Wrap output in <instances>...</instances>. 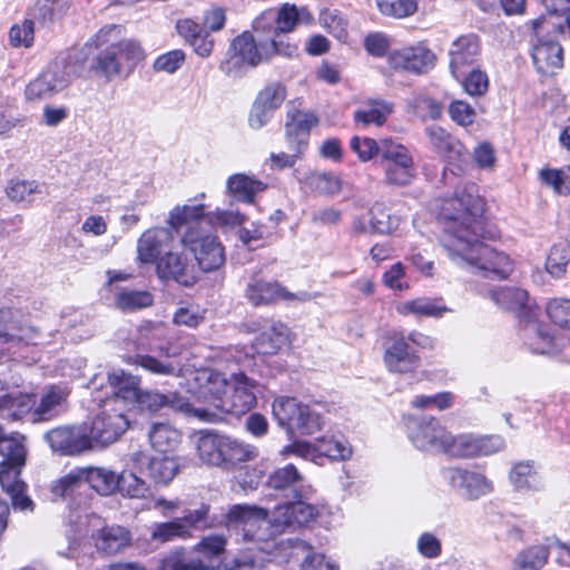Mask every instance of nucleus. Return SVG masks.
<instances>
[{
  "instance_id": "1",
  "label": "nucleus",
  "mask_w": 570,
  "mask_h": 570,
  "mask_svg": "<svg viewBox=\"0 0 570 570\" xmlns=\"http://www.w3.org/2000/svg\"><path fill=\"white\" fill-rule=\"evenodd\" d=\"M435 207L444 224L443 247L453 263L502 279L513 273V259L485 244L499 235L485 227L484 202L474 185L458 188Z\"/></svg>"
},
{
  "instance_id": "2",
  "label": "nucleus",
  "mask_w": 570,
  "mask_h": 570,
  "mask_svg": "<svg viewBox=\"0 0 570 570\" xmlns=\"http://www.w3.org/2000/svg\"><path fill=\"white\" fill-rule=\"evenodd\" d=\"M127 362L158 375H186L178 363L174 361L158 360L151 355L137 354L129 356ZM187 391L197 399L213 403L222 410L227 396L229 380L224 374L212 368H198L187 371Z\"/></svg>"
},
{
  "instance_id": "3",
  "label": "nucleus",
  "mask_w": 570,
  "mask_h": 570,
  "mask_svg": "<svg viewBox=\"0 0 570 570\" xmlns=\"http://www.w3.org/2000/svg\"><path fill=\"white\" fill-rule=\"evenodd\" d=\"M92 45L99 50L94 68L107 79L129 75L145 58L141 45L137 40L121 38V29L117 26L101 28L92 38Z\"/></svg>"
},
{
  "instance_id": "4",
  "label": "nucleus",
  "mask_w": 570,
  "mask_h": 570,
  "mask_svg": "<svg viewBox=\"0 0 570 570\" xmlns=\"http://www.w3.org/2000/svg\"><path fill=\"white\" fill-rule=\"evenodd\" d=\"M0 485L11 498L12 507L20 511H33L35 503L26 494L27 484L20 479L26 465L27 449L24 438L18 433L7 435L0 430Z\"/></svg>"
},
{
  "instance_id": "5",
  "label": "nucleus",
  "mask_w": 570,
  "mask_h": 570,
  "mask_svg": "<svg viewBox=\"0 0 570 570\" xmlns=\"http://www.w3.org/2000/svg\"><path fill=\"white\" fill-rule=\"evenodd\" d=\"M257 37L256 39L254 33L245 31L233 40L230 60L234 65L256 67L276 55L285 57L297 55L296 45L285 40L271 39L266 35H257Z\"/></svg>"
},
{
  "instance_id": "6",
  "label": "nucleus",
  "mask_w": 570,
  "mask_h": 570,
  "mask_svg": "<svg viewBox=\"0 0 570 570\" xmlns=\"http://www.w3.org/2000/svg\"><path fill=\"white\" fill-rule=\"evenodd\" d=\"M313 21L314 17L307 7L286 2L263 11L254 19L252 28L256 35H266L271 39L281 40L282 35L295 31L301 24L309 26Z\"/></svg>"
},
{
  "instance_id": "7",
  "label": "nucleus",
  "mask_w": 570,
  "mask_h": 570,
  "mask_svg": "<svg viewBox=\"0 0 570 570\" xmlns=\"http://www.w3.org/2000/svg\"><path fill=\"white\" fill-rule=\"evenodd\" d=\"M128 428L129 421L124 409L117 406V400H106L102 409L95 415L88 433L91 448L112 444Z\"/></svg>"
},
{
  "instance_id": "8",
  "label": "nucleus",
  "mask_w": 570,
  "mask_h": 570,
  "mask_svg": "<svg viewBox=\"0 0 570 570\" xmlns=\"http://www.w3.org/2000/svg\"><path fill=\"white\" fill-rule=\"evenodd\" d=\"M381 165L384 170V183L391 186H406L415 177L414 160L404 145L392 138H383Z\"/></svg>"
},
{
  "instance_id": "9",
  "label": "nucleus",
  "mask_w": 570,
  "mask_h": 570,
  "mask_svg": "<svg viewBox=\"0 0 570 570\" xmlns=\"http://www.w3.org/2000/svg\"><path fill=\"white\" fill-rule=\"evenodd\" d=\"M181 244L195 256L204 272H213L225 264V249L216 235L205 233L198 225H191L181 237Z\"/></svg>"
},
{
  "instance_id": "10",
  "label": "nucleus",
  "mask_w": 570,
  "mask_h": 570,
  "mask_svg": "<svg viewBox=\"0 0 570 570\" xmlns=\"http://www.w3.org/2000/svg\"><path fill=\"white\" fill-rule=\"evenodd\" d=\"M406 428L409 439L417 450L445 454L451 432L436 417H412Z\"/></svg>"
},
{
  "instance_id": "11",
  "label": "nucleus",
  "mask_w": 570,
  "mask_h": 570,
  "mask_svg": "<svg viewBox=\"0 0 570 570\" xmlns=\"http://www.w3.org/2000/svg\"><path fill=\"white\" fill-rule=\"evenodd\" d=\"M134 403H136L140 410L151 413L158 412L164 406H170L175 410L193 414L202 421L209 423L218 422L222 419L218 413L203 409H194L185 399L176 394L165 395L159 392L140 390Z\"/></svg>"
},
{
  "instance_id": "12",
  "label": "nucleus",
  "mask_w": 570,
  "mask_h": 570,
  "mask_svg": "<svg viewBox=\"0 0 570 570\" xmlns=\"http://www.w3.org/2000/svg\"><path fill=\"white\" fill-rule=\"evenodd\" d=\"M258 384L243 371L230 375L229 387L222 411L236 415L250 411L257 401Z\"/></svg>"
},
{
  "instance_id": "13",
  "label": "nucleus",
  "mask_w": 570,
  "mask_h": 570,
  "mask_svg": "<svg viewBox=\"0 0 570 570\" xmlns=\"http://www.w3.org/2000/svg\"><path fill=\"white\" fill-rule=\"evenodd\" d=\"M287 96L286 88L281 82L266 85L256 96L249 115L248 125L252 129L259 130L273 118L275 111L281 108Z\"/></svg>"
},
{
  "instance_id": "14",
  "label": "nucleus",
  "mask_w": 570,
  "mask_h": 570,
  "mask_svg": "<svg viewBox=\"0 0 570 570\" xmlns=\"http://www.w3.org/2000/svg\"><path fill=\"white\" fill-rule=\"evenodd\" d=\"M435 55L425 46L403 47L389 52L387 65L395 71L422 75L433 68Z\"/></svg>"
},
{
  "instance_id": "15",
  "label": "nucleus",
  "mask_w": 570,
  "mask_h": 570,
  "mask_svg": "<svg viewBox=\"0 0 570 570\" xmlns=\"http://www.w3.org/2000/svg\"><path fill=\"white\" fill-rule=\"evenodd\" d=\"M70 390L66 386L50 385L43 389L39 400L32 401L31 395L29 409H23V413L31 411L35 422L49 421L66 411Z\"/></svg>"
},
{
  "instance_id": "16",
  "label": "nucleus",
  "mask_w": 570,
  "mask_h": 570,
  "mask_svg": "<svg viewBox=\"0 0 570 570\" xmlns=\"http://www.w3.org/2000/svg\"><path fill=\"white\" fill-rule=\"evenodd\" d=\"M444 480L462 495L475 500L493 490L492 482L482 473L459 468L442 471Z\"/></svg>"
},
{
  "instance_id": "17",
  "label": "nucleus",
  "mask_w": 570,
  "mask_h": 570,
  "mask_svg": "<svg viewBox=\"0 0 570 570\" xmlns=\"http://www.w3.org/2000/svg\"><path fill=\"white\" fill-rule=\"evenodd\" d=\"M70 83L69 75L58 66L50 67L32 79L24 89L27 101H39L53 97Z\"/></svg>"
},
{
  "instance_id": "18",
  "label": "nucleus",
  "mask_w": 570,
  "mask_h": 570,
  "mask_svg": "<svg viewBox=\"0 0 570 570\" xmlns=\"http://www.w3.org/2000/svg\"><path fill=\"white\" fill-rule=\"evenodd\" d=\"M159 278L171 279L183 286H193L198 281L195 265L184 253L168 252L161 256L156 265Z\"/></svg>"
},
{
  "instance_id": "19",
  "label": "nucleus",
  "mask_w": 570,
  "mask_h": 570,
  "mask_svg": "<svg viewBox=\"0 0 570 570\" xmlns=\"http://www.w3.org/2000/svg\"><path fill=\"white\" fill-rule=\"evenodd\" d=\"M50 448L63 455H76L92 449L88 433L80 426H59L45 435Z\"/></svg>"
},
{
  "instance_id": "20",
  "label": "nucleus",
  "mask_w": 570,
  "mask_h": 570,
  "mask_svg": "<svg viewBox=\"0 0 570 570\" xmlns=\"http://www.w3.org/2000/svg\"><path fill=\"white\" fill-rule=\"evenodd\" d=\"M246 298L255 306L272 305L279 301L305 299L288 292L281 283L253 276L245 291Z\"/></svg>"
},
{
  "instance_id": "21",
  "label": "nucleus",
  "mask_w": 570,
  "mask_h": 570,
  "mask_svg": "<svg viewBox=\"0 0 570 570\" xmlns=\"http://www.w3.org/2000/svg\"><path fill=\"white\" fill-rule=\"evenodd\" d=\"M227 540L220 534L203 538L193 549L189 558L190 570H218Z\"/></svg>"
},
{
  "instance_id": "22",
  "label": "nucleus",
  "mask_w": 570,
  "mask_h": 570,
  "mask_svg": "<svg viewBox=\"0 0 570 570\" xmlns=\"http://www.w3.org/2000/svg\"><path fill=\"white\" fill-rule=\"evenodd\" d=\"M480 52L481 43L476 35L469 33L456 38L449 50L452 75L461 80V77L466 72V68L478 60Z\"/></svg>"
},
{
  "instance_id": "23",
  "label": "nucleus",
  "mask_w": 570,
  "mask_h": 570,
  "mask_svg": "<svg viewBox=\"0 0 570 570\" xmlns=\"http://www.w3.org/2000/svg\"><path fill=\"white\" fill-rule=\"evenodd\" d=\"M318 122L317 117L308 111L288 112L285 122V136L291 150L304 153L307 148L311 129Z\"/></svg>"
},
{
  "instance_id": "24",
  "label": "nucleus",
  "mask_w": 570,
  "mask_h": 570,
  "mask_svg": "<svg viewBox=\"0 0 570 570\" xmlns=\"http://www.w3.org/2000/svg\"><path fill=\"white\" fill-rule=\"evenodd\" d=\"M490 296L498 306L513 312L519 318L534 316L537 306L522 288L502 286L491 291Z\"/></svg>"
},
{
  "instance_id": "25",
  "label": "nucleus",
  "mask_w": 570,
  "mask_h": 570,
  "mask_svg": "<svg viewBox=\"0 0 570 570\" xmlns=\"http://www.w3.org/2000/svg\"><path fill=\"white\" fill-rule=\"evenodd\" d=\"M318 515V509L305 501H296L277 505L271 522L277 528L304 525L314 521Z\"/></svg>"
},
{
  "instance_id": "26",
  "label": "nucleus",
  "mask_w": 570,
  "mask_h": 570,
  "mask_svg": "<svg viewBox=\"0 0 570 570\" xmlns=\"http://www.w3.org/2000/svg\"><path fill=\"white\" fill-rule=\"evenodd\" d=\"M523 337L533 353L553 356L559 351L561 336H557L547 325L528 322L523 328Z\"/></svg>"
},
{
  "instance_id": "27",
  "label": "nucleus",
  "mask_w": 570,
  "mask_h": 570,
  "mask_svg": "<svg viewBox=\"0 0 570 570\" xmlns=\"http://www.w3.org/2000/svg\"><path fill=\"white\" fill-rule=\"evenodd\" d=\"M193 440L197 456L203 463L223 466L224 434L212 430H200L194 433Z\"/></svg>"
},
{
  "instance_id": "28",
  "label": "nucleus",
  "mask_w": 570,
  "mask_h": 570,
  "mask_svg": "<svg viewBox=\"0 0 570 570\" xmlns=\"http://www.w3.org/2000/svg\"><path fill=\"white\" fill-rule=\"evenodd\" d=\"M174 238L173 233L163 227L150 228L141 234L137 242V258L142 264L156 262L161 249Z\"/></svg>"
},
{
  "instance_id": "29",
  "label": "nucleus",
  "mask_w": 570,
  "mask_h": 570,
  "mask_svg": "<svg viewBox=\"0 0 570 570\" xmlns=\"http://www.w3.org/2000/svg\"><path fill=\"white\" fill-rule=\"evenodd\" d=\"M556 543H560V541L547 539L543 543L522 549L513 559L512 570H541L546 566L550 552L558 554Z\"/></svg>"
},
{
  "instance_id": "30",
  "label": "nucleus",
  "mask_w": 570,
  "mask_h": 570,
  "mask_svg": "<svg viewBox=\"0 0 570 570\" xmlns=\"http://www.w3.org/2000/svg\"><path fill=\"white\" fill-rule=\"evenodd\" d=\"M96 548L106 554H116L131 543L130 531L121 525L111 524L97 529L91 534Z\"/></svg>"
},
{
  "instance_id": "31",
  "label": "nucleus",
  "mask_w": 570,
  "mask_h": 570,
  "mask_svg": "<svg viewBox=\"0 0 570 570\" xmlns=\"http://www.w3.org/2000/svg\"><path fill=\"white\" fill-rule=\"evenodd\" d=\"M305 404L295 397L279 396L272 404L273 416L277 424L283 428L289 438L298 431L299 420L302 417Z\"/></svg>"
},
{
  "instance_id": "32",
  "label": "nucleus",
  "mask_w": 570,
  "mask_h": 570,
  "mask_svg": "<svg viewBox=\"0 0 570 570\" xmlns=\"http://www.w3.org/2000/svg\"><path fill=\"white\" fill-rule=\"evenodd\" d=\"M227 522L229 524L236 523L243 525L244 540H259L261 537L255 533H250L252 529L261 524L266 523L267 512L264 509L247 505V504H235L229 508L226 514Z\"/></svg>"
},
{
  "instance_id": "33",
  "label": "nucleus",
  "mask_w": 570,
  "mask_h": 570,
  "mask_svg": "<svg viewBox=\"0 0 570 570\" xmlns=\"http://www.w3.org/2000/svg\"><path fill=\"white\" fill-rule=\"evenodd\" d=\"M384 363L390 372L410 373L420 365L419 356L410 350L404 337L395 340L385 351Z\"/></svg>"
},
{
  "instance_id": "34",
  "label": "nucleus",
  "mask_w": 570,
  "mask_h": 570,
  "mask_svg": "<svg viewBox=\"0 0 570 570\" xmlns=\"http://www.w3.org/2000/svg\"><path fill=\"white\" fill-rule=\"evenodd\" d=\"M36 330L22 325L18 312L10 308L0 309V341L1 342H26L35 344Z\"/></svg>"
},
{
  "instance_id": "35",
  "label": "nucleus",
  "mask_w": 570,
  "mask_h": 570,
  "mask_svg": "<svg viewBox=\"0 0 570 570\" xmlns=\"http://www.w3.org/2000/svg\"><path fill=\"white\" fill-rule=\"evenodd\" d=\"M509 480L513 488L521 492L543 490L544 481L534 461H521L512 465Z\"/></svg>"
},
{
  "instance_id": "36",
  "label": "nucleus",
  "mask_w": 570,
  "mask_h": 570,
  "mask_svg": "<svg viewBox=\"0 0 570 570\" xmlns=\"http://www.w3.org/2000/svg\"><path fill=\"white\" fill-rule=\"evenodd\" d=\"M288 343V327L281 322H272L255 338L253 346L259 354L273 355Z\"/></svg>"
},
{
  "instance_id": "37",
  "label": "nucleus",
  "mask_w": 570,
  "mask_h": 570,
  "mask_svg": "<svg viewBox=\"0 0 570 570\" xmlns=\"http://www.w3.org/2000/svg\"><path fill=\"white\" fill-rule=\"evenodd\" d=\"M227 193L239 202L253 204L267 189V184L252 175L234 174L226 181Z\"/></svg>"
},
{
  "instance_id": "38",
  "label": "nucleus",
  "mask_w": 570,
  "mask_h": 570,
  "mask_svg": "<svg viewBox=\"0 0 570 570\" xmlns=\"http://www.w3.org/2000/svg\"><path fill=\"white\" fill-rule=\"evenodd\" d=\"M108 384L112 393L109 400H117V406H120V401L134 403L140 391V379L124 370H115L109 373Z\"/></svg>"
},
{
  "instance_id": "39",
  "label": "nucleus",
  "mask_w": 570,
  "mask_h": 570,
  "mask_svg": "<svg viewBox=\"0 0 570 570\" xmlns=\"http://www.w3.org/2000/svg\"><path fill=\"white\" fill-rule=\"evenodd\" d=\"M547 16H541L531 21L532 29L537 36L541 33H550V31H563V23L559 19V14H569L570 0H542Z\"/></svg>"
},
{
  "instance_id": "40",
  "label": "nucleus",
  "mask_w": 570,
  "mask_h": 570,
  "mask_svg": "<svg viewBox=\"0 0 570 570\" xmlns=\"http://www.w3.org/2000/svg\"><path fill=\"white\" fill-rule=\"evenodd\" d=\"M532 58L537 69L542 73H552L563 65V51L554 41H542L533 47Z\"/></svg>"
},
{
  "instance_id": "41",
  "label": "nucleus",
  "mask_w": 570,
  "mask_h": 570,
  "mask_svg": "<svg viewBox=\"0 0 570 570\" xmlns=\"http://www.w3.org/2000/svg\"><path fill=\"white\" fill-rule=\"evenodd\" d=\"M396 311L401 315H416L425 317H442L451 309L443 303L442 298L419 297L405 301L396 306Z\"/></svg>"
},
{
  "instance_id": "42",
  "label": "nucleus",
  "mask_w": 570,
  "mask_h": 570,
  "mask_svg": "<svg viewBox=\"0 0 570 570\" xmlns=\"http://www.w3.org/2000/svg\"><path fill=\"white\" fill-rule=\"evenodd\" d=\"M394 111V106L385 100H374L364 108L354 111L353 118L355 124L363 127L375 125L383 126L389 116Z\"/></svg>"
},
{
  "instance_id": "43",
  "label": "nucleus",
  "mask_w": 570,
  "mask_h": 570,
  "mask_svg": "<svg viewBox=\"0 0 570 570\" xmlns=\"http://www.w3.org/2000/svg\"><path fill=\"white\" fill-rule=\"evenodd\" d=\"M258 456L256 446L225 435L223 466L232 468L239 463L253 461Z\"/></svg>"
},
{
  "instance_id": "44",
  "label": "nucleus",
  "mask_w": 570,
  "mask_h": 570,
  "mask_svg": "<svg viewBox=\"0 0 570 570\" xmlns=\"http://www.w3.org/2000/svg\"><path fill=\"white\" fill-rule=\"evenodd\" d=\"M305 186L322 196L334 197L342 190L343 183L338 175L332 171H313L305 176Z\"/></svg>"
},
{
  "instance_id": "45",
  "label": "nucleus",
  "mask_w": 570,
  "mask_h": 570,
  "mask_svg": "<svg viewBox=\"0 0 570 570\" xmlns=\"http://www.w3.org/2000/svg\"><path fill=\"white\" fill-rule=\"evenodd\" d=\"M153 449L160 453L174 451L181 441V433L168 423H155L149 431Z\"/></svg>"
},
{
  "instance_id": "46",
  "label": "nucleus",
  "mask_w": 570,
  "mask_h": 570,
  "mask_svg": "<svg viewBox=\"0 0 570 570\" xmlns=\"http://www.w3.org/2000/svg\"><path fill=\"white\" fill-rule=\"evenodd\" d=\"M85 479L95 491L102 495H110L119 489V474L105 468L85 469Z\"/></svg>"
},
{
  "instance_id": "47",
  "label": "nucleus",
  "mask_w": 570,
  "mask_h": 570,
  "mask_svg": "<svg viewBox=\"0 0 570 570\" xmlns=\"http://www.w3.org/2000/svg\"><path fill=\"white\" fill-rule=\"evenodd\" d=\"M368 215L372 216L374 233L379 234H392L400 229L403 223L400 215L392 213L390 208L380 203L371 207Z\"/></svg>"
},
{
  "instance_id": "48",
  "label": "nucleus",
  "mask_w": 570,
  "mask_h": 570,
  "mask_svg": "<svg viewBox=\"0 0 570 570\" xmlns=\"http://www.w3.org/2000/svg\"><path fill=\"white\" fill-rule=\"evenodd\" d=\"M318 446L323 463L325 459L345 461L351 459L353 454L351 444L345 439L334 435H323L318 438Z\"/></svg>"
},
{
  "instance_id": "49",
  "label": "nucleus",
  "mask_w": 570,
  "mask_h": 570,
  "mask_svg": "<svg viewBox=\"0 0 570 570\" xmlns=\"http://www.w3.org/2000/svg\"><path fill=\"white\" fill-rule=\"evenodd\" d=\"M149 476L156 482L168 484L178 472V463L171 456L156 455L148 460Z\"/></svg>"
},
{
  "instance_id": "50",
  "label": "nucleus",
  "mask_w": 570,
  "mask_h": 570,
  "mask_svg": "<svg viewBox=\"0 0 570 570\" xmlns=\"http://www.w3.org/2000/svg\"><path fill=\"white\" fill-rule=\"evenodd\" d=\"M407 109L422 120H426L440 118L443 111V106L432 97L423 94H416L407 100Z\"/></svg>"
},
{
  "instance_id": "51",
  "label": "nucleus",
  "mask_w": 570,
  "mask_h": 570,
  "mask_svg": "<svg viewBox=\"0 0 570 570\" xmlns=\"http://www.w3.org/2000/svg\"><path fill=\"white\" fill-rule=\"evenodd\" d=\"M153 304V295L147 291L122 289L116 293L115 305L124 312L146 308Z\"/></svg>"
},
{
  "instance_id": "52",
  "label": "nucleus",
  "mask_w": 570,
  "mask_h": 570,
  "mask_svg": "<svg viewBox=\"0 0 570 570\" xmlns=\"http://www.w3.org/2000/svg\"><path fill=\"white\" fill-rule=\"evenodd\" d=\"M7 196L14 203L30 205L33 196L41 193V186L36 180H11L6 188Z\"/></svg>"
},
{
  "instance_id": "53",
  "label": "nucleus",
  "mask_w": 570,
  "mask_h": 570,
  "mask_svg": "<svg viewBox=\"0 0 570 570\" xmlns=\"http://www.w3.org/2000/svg\"><path fill=\"white\" fill-rule=\"evenodd\" d=\"M570 262V244L566 242L554 244L548 254L546 269L554 277H560L566 272Z\"/></svg>"
},
{
  "instance_id": "54",
  "label": "nucleus",
  "mask_w": 570,
  "mask_h": 570,
  "mask_svg": "<svg viewBox=\"0 0 570 570\" xmlns=\"http://www.w3.org/2000/svg\"><path fill=\"white\" fill-rule=\"evenodd\" d=\"M205 216V205H183L174 207L168 215L167 224L175 230L193 220Z\"/></svg>"
},
{
  "instance_id": "55",
  "label": "nucleus",
  "mask_w": 570,
  "mask_h": 570,
  "mask_svg": "<svg viewBox=\"0 0 570 570\" xmlns=\"http://www.w3.org/2000/svg\"><path fill=\"white\" fill-rule=\"evenodd\" d=\"M449 445L445 454L455 458L478 456L476 435L473 434H450Z\"/></svg>"
},
{
  "instance_id": "56",
  "label": "nucleus",
  "mask_w": 570,
  "mask_h": 570,
  "mask_svg": "<svg viewBox=\"0 0 570 570\" xmlns=\"http://www.w3.org/2000/svg\"><path fill=\"white\" fill-rule=\"evenodd\" d=\"M350 147L362 163H367L377 156L381 157L383 138L375 140L370 137L354 136L351 139Z\"/></svg>"
},
{
  "instance_id": "57",
  "label": "nucleus",
  "mask_w": 570,
  "mask_h": 570,
  "mask_svg": "<svg viewBox=\"0 0 570 570\" xmlns=\"http://www.w3.org/2000/svg\"><path fill=\"white\" fill-rule=\"evenodd\" d=\"M189 535L188 527L180 519L155 524L151 531V539L159 542H168L177 538L184 539Z\"/></svg>"
},
{
  "instance_id": "58",
  "label": "nucleus",
  "mask_w": 570,
  "mask_h": 570,
  "mask_svg": "<svg viewBox=\"0 0 570 570\" xmlns=\"http://www.w3.org/2000/svg\"><path fill=\"white\" fill-rule=\"evenodd\" d=\"M303 481V475L294 464H287L273 471L267 480L268 487L275 490H284Z\"/></svg>"
},
{
  "instance_id": "59",
  "label": "nucleus",
  "mask_w": 570,
  "mask_h": 570,
  "mask_svg": "<svg viewBox=\"0 0 570 570\" xmlns=\"http://www.w3.org/2000/svg\"><path fill=\"white\" fill-rule=\"evenodd\" d=\"M542 181L559 195H570V166L561 169H543Z\"/></svg>"
},
{
  "instance_id": "60",
  "label": "nucleus",
  "mask_w": 570,
  "mask_h": 570,
  "mask_svg": "<svg viewBox=\"0 0 570 570\" xmlns=\"http://www.w3.org/2000/svg\"><path fill=\"white\" fill-rule=\"evenodd\" d=\"M376 6L382 14L397 19L412 16L417 10L415 0H376Z\"/></svg>"
},
{
  "instance_id": "61",
  "label": "nucleus",
  "mask_w": 570,
  "mask_h": 570,
  "mask_svg": "<svg viewBox=\"0 0 570 570\" xmlns=\"http://www.w3.org/2000/svg\"><path fill=\"white\" fill-rule=\"evenodd\" d=\"M118 491L129 498H145L150 490L145 480L138 478L132 472L124 471L119 474Z\"/></svg>"
},
{
  "instance_id": "62",
  "label": "nucleus",
  "mask_w": 570,
  "mask_h": 570,
  "mask_svg": "<svg viewBox=\"0 0 570 570\" xmlns=\"http://www.w3.org/2000/svg\"><path fill=\"white\" fill-rule=\"evenodd\" d=\"M26 117L12 104H0V136H10L13 129L24 126Z\"/></svg>"
},
{
  "instance_id": "63",
  "label": "nucleus",
  "mask_w": 570,
  "mask_h": 570,
  "mask_svg": "<svg viewBox=\"0 0 570 570\" xmlns=\"http://www.w3.org/2000/svg\"><path fill=\"white\" fill-rule=\"evenodd\" d=\"M299 421L297 433L301 435H313L325 425L322 414L308 404H305Z\"/></svg>"
},
{
  "instance_id": "64",
  "label": "nucleus",
  "mask_w": 570,
  "mask_h": 570,
  "mask_svg": "<svg viewBox=\"0 0 570 570\" xmlns=\"http://www.w3.org/2000/svg\"><path fill=\"white\" fill-rule=\"evenodd\" d=\"M547 314L556 325L570 330V301L554 298L548 303Z\"/></svg>"
}]
</instances>
